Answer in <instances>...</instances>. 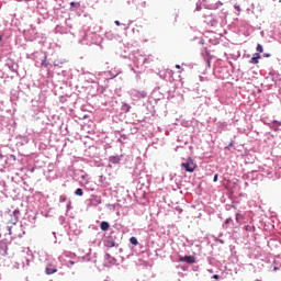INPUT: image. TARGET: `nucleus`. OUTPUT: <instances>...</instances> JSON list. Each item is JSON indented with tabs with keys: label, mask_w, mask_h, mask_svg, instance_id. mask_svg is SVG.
<instances>
[{
	"label": "nucleus",
	"mask_w": 281,
	"mask_h": 281,
	"mask_svg": "<svg viewBox=\"0 0 281 281\" xmlns=\"http://www.w3.org/2000/svg\"><path fill=\"white\" fill-rule=\"evenodd\" d=\"M140 98H146L148 94L146 93V91L139 92Z\"/></svg>",
	"instance_id": "12"
},
{
	"label": "nucleus",
	"mask_w": 281,
	"mask_h": 281,
	"mask_svg": "<svg viewBox=\"0 0 281 281\" xmlns=\"http://www.w3.org/2000/svg\"><path fill=\"white\" fill-rule=\"evenodd\" d=\"M1 41H3V35H0V43H1Z\"/></svg>",
	"instance_id": "22"
},
{
	"label": "nucleus",
	"mask_w": 281,
	"mask_h": 281,
	"mask_svg": "<svg viewBox=\"0 0 281 281\" xmlns=\"http://www.w3.org/2000/svg\"><path fill=\"white\" fill-rule=\"evenodd\" d=\"M181 168H183L186 172H194V170H196V164H194L192 158H188L186 162L181 164Z\"/></svg>",
	"instance_id": "1"
},
{
	"label": "nucleus",
	"mask_w": 281,
	"mask_h": 281,
	"mask_svg": "<svg viewBox=\"0 0 281 281\" xmlns=\"http://www.w3.org/2000/svg\"><path fill=\"white\" fill-rule=\"evenodd\" d=\"M100 227H101L102 232H109L110 225H109L108 222H102V223L100 224Z\"/></svg>",
	"instance_id": "5"
},
{
	"label": "nucleus",
	"mask_w": 281,
	"mask_h": 281,
	"mask_svg": "<svg viewBox=\"0 0 281 281\" xmlns=\"http://www.w3.org/2000/svg\"><path fill=\"white\" fill-rule=\"evenodd\" d=\"M260 53H255L250 59V65H258V63H260Z\"/></svg>",
	"instance_id": "3"
},
{
	"label": "nucleus",
	"mask_w": 281,
	"mask_h": 281,
	"mask_svg": "<svg viewBox=\"0 0 281 281\" xmlns=\"http://www.w3.org/2000/svg\"><path fill=\"white\" fill-rule=\"evenodd\" d=\"M19 214H21V211H19V210H14V211H13V215H14V216H16V215H19Z\"/></svg>",
	"instance_id": "13"
},
{
	"label": "nucleus",
	"mask_w": 281,
	"mask_h": 281,
	"mask_svg": "<svg viewBox=\"0 0 281 281\" xmlns=\"http://www.w3.org/2000/svg\"><path fill=\"white\" fill-rule=\"evenodd\" d=\"M70 7H71V8H80V3H78V2H71V3H70Z\"/></svg>",
	"instance_id": "10"
},
{
	"label": "nucleus",
	"mask_w": 281,
	"mask_h": 281,
	"mask_svg": "<svg viewBox=\"0 0 281 281\" xmlns=\"http://www.w3.org/2000/svg\"><path fill=\"white\" fill-rule=\"evenodd\" d=\"M263 56H265V58H269L271 55L270 54H265Z\"/></svg>",
	"instance_id": "18"
},
{
	"label": "nucleus",
	"mask_w": 281,
	"mask_h": 281,
	"mask_svg": "<svg viewBox=\"0 0 281 281\" xmlns=\"http://www.w3.org/2000/svg\"><path fill=\"white\" fill-rule=\"evenodd\" d=\"M130 243H131V245H135V246L139 245V241L137 240V237H131Z\"/></svg>",
	"instance_id": "7"
},
{
	"label": "nucleus",
	"mask_w": 281,
	"mask_h": 281,
	"mask_svg": "<svg viewBox=\"0 0 281 281\" xmlns=\"http://www.w3.org/2000/svg\"><path fill=\"white\" fill-rule=\"evenodd\" d=\"M231 220H227L226 223H229Z\"/></svg>",
	"instance_id": "23"
},
{
	"label": "nucleus",
	"mask_w": 281,
	"mask_h": 281,
	"mask_svg": "<svg viewBox=\"0 0 281 281\" xmlns=\"http://www.w3.org/2000/svg\"><path fill=\"white\" fill-rule=\"evenodd\" d=\"M114 23H115V25H117V26H120L121 25V23H120V21H114Z\"/></svg>",
	"instance_id": "16"
},
{
	"label": "nucleus",
	"mask_w": 281,
	"mask_h": 281,
	"mask_svg": "<svg viewBox=\"0 0 281 281\" xmlns=\"http://www.w3.org/2000/svg\"><path fill=\"white\" fill-rule=\"evenodd\" d=\"M42 65H43V67H47L48 66L47 65V57H45L44 60H42Z\"/></svg>",
	"instance_id": "11"
},
{
	"label": "nucleus",
	"mask_w": 281,
	"mask_h": 281,
	"mask_svg": "<svg viewBox=\"0 0 281 281\" xmlns=\"http://www.w3.org/2000/svg\"><path fill=\"white\" fill-rule=\"evenodd\" d=\"M122 157L121 156H111L110 161L111 164H120Z\"/></svg>",
	"instance_id": "4"
},
{
	"label": "nucleus",
	"mask_w": 281,
	"mask_h": 281,
	"mask_svg": "<svg viewBox=\"0 0 281 281\" xmlns=\"http://www.w3.org/2000/svg\"><path fill=\"white\" fill-rule=\"evenodd\" d=\"M213 181H214V183H216V181H218V175L217 173L214 176Z\"/></svg>",
	"instance_id": "14"
},
{
	"label": "nucleus",
	"mask_w": 281,
	"mask_h": 281,
	"mask_svg": "<svg viewBox=\"0 0 281 281\" xmlns=\"http://www.w3.org/2000/svg\"><path fill=\"white\" fill-rule=\"evenodd\" d=\"M235 9L240 11V7L239 5H235Z\"/></svg>",
	"instance_id": "21"
},
{
	"label": "nucleus",
	"mask_w": 281,
	"mask_h": 281,
	"mask_svg": "<svg viewBox=\"0 0 281 281\" xmlns=\"http://www.w3.org/2000/svg\"><path fill=\"white\" fill-rule=\"evenodd\" d=\"M57 271H58V269H56V268H46L45 269L46 276H52V273H56Z\"/></svg>",
	"instance_id": "6"
},
{
	"label": "nucleus",
	"mask_w": 281,
	"mask_h": 281,
	"mask_svg": "<svg viewBox=\"0 0 281 281\" xmlns=\"http://www.w3.org/2000/svg\"><path fill=\"white\" fill-rule=\"evenodd\" d=\"M213 279H214V280H218V274H214V276H213Z\"/></svg>",
	"instance_id": "17"
},
{
	"label": "nucleus",
	"mask_w": 281,
	"mask_h": 281,
	"mask_svg": "<svg viewBox=\"0 0 281 281\" xmlns=\"http://www.w3.org/2000/svg\"><path fill=\"white\" fill-rule=\"evenodd\" d=\"M75 194L77 195V196H82V194H85V192L82 191V189H77L76 191H75Z\"/></svg>",
	"instance_id": "8"
},
{
	"label": "nucleus",
	"mask_w": 281,
	"mask_h": 281,
	"mask_svg": "<svg viewBox=\"0 0 281 281\" xmlns=\"http://www.w3.org/2000/svg\"><path fill=\"white\" fill-rule=\"evenodd\" d=\"M240 214H236V222L239 223Z\"/></svg>",
	"instance_id": "15"
},
{
	"label": "nucleus",
	"mask_w": 281,
	"mask_h": 281,
	"mask_svg": "<svg viewBox=\"0 0 281 281\" xmlns=\"http://www.w3.org/2000/svg\"><path fill=\"white\" fill-rule=\"evenodd\" d=\"M180 262H187L188 265H194L196 262V259H194L193 256H184L179 258Z\"/></svg>",
	"instance_id": "2"
},
{
	"label": "nucleus",
	"mask_w": 281,
	"mask_h": 281,
	"mask_svg": "<svg viewBox=\"0 0 281 281\" xmlns=\"http://www.w3.org/2000/svg\"><path fill=\"white\" fill-rule=\"evenodd\" d=\"M176 69H181V65H176Z\"/></svg>",
	"instance_id": "19"
},
{
	"label": "nucleus",
	"mask_w": 281,
	"mask_h": 281,
	"mask_svg": "<svg viewBox=\"0 0 281 281\" xmlns=\"http://www.w3.org/2000/svg\"><path fill=\"white\" fill-rule=\"evenodd\" d=\"M256 49H257L258 54H262V52H265V48L260 44L257 45Z\"/></svg>",
	"instance_id": "9"
},
{
	"label": "nucleus",
	"mask_w": 281,
	"mask_h": 281,
	"mask_svg": "<svg viewBox=\"0 0 281 281\" xmlns=\"http://www.w3.org/2000/svg\"><path fill=\"white\" fill-rule=\"evenodd\" d=\"M11 157H12V159H13L14 161H16V156L11 155Z\"/></svg>",
	"instance_id": "20"
}]
</instances>
